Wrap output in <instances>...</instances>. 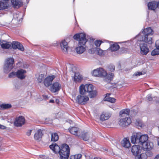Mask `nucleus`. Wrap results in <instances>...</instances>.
<instances>
[{
  "label": "nucleus",
  "instance_id": "nucleus-1",
  "mask_svg": "<svg viewBox=\"0 0 159 159\" xmlns=\"http://www.w3.org/2000/svg\"><path fill=\"white\" fill-rule=\"evenodd\" d=\"M49 147L55 153H59L61 159H68L70 152V149L68 145L63 144L60 148L56 143H54L50 145Z\"/></svg>",
  "mask_w": 159,
  "mask_h": 159
},
{
  "label": "nucleus",
  "instance_id": "nucleus-2",
  "mask_svg": "<svg viewBox=\"0 0 159 159\" xmlns=\"http://www.w3.org/2000/svg\"><path fill=\"white\" fill-rule=\"evenodd\" d=\"M73 38L75 40L78 41V46L75 48L76 52L79 54L83 53L86 50L85 44L88 41L85 34L83 33L77 34L74 36Z\"/></svg>",
  "mask_w": 159,
  "mask_h": 159
},
{
  "label": "nucleus",
  "instance_id": "nucleus-3",
  "mask_svg": "<svg viewBox=\"0 0 159 159\" xmlns=\"http://www.w3.org/2000/svg\"><path fill=\"white\" fill-rule=\"evenodd\" d=\"M92 75L94 76L104 78V80L107 82H110L114 77V74L112 73L107 74V71L102 68H99L93 70Z\"/></svg>",
  "mask_w": 159,
  "mask_h": 159
},
{
  "label": "nucleus",
  "instance_id": "nucleus-4",
  "mask_svg": "<svg viewBox=\"0 0 159 159\" xmlns=\"http://www.w3.org/2000/svg\"><path fill=\"white\" fill-rule=\"evenodd\" d=\"M147 134H143L140 132H133L131 136V140L133 143H139L142 145L148 140Z\"/></svg>",
  "mask_w": 159,
  "mask_h": 159
},
{
  "label": "nucleus",
  "instance_id": "nucleus-5",
  "mask_svg": "<svg viewBox=\"0 0 159 159\" xmlns=\"http://www.w3.org/2000/svg\"><path fill=\"white\" fill-rule=\"evenodd\" d=\"M26 71L25 70L19 69L16 72L13 71L11 72L8 75V77L11 78L16 77L20 80H23L26 78Z\"/></svg>",
  "mask_w": 159,
  "mask_h": 159
},
{
  "label": "nucleus",
  "instance_id": "nucleus-6",
  "mask_svg": "<svg viewBox=\"0 0 159 159\" xmlns=\"http://www.w3.org/2000/svg\"><path fill=\"white\" fill-rule=\"evenodd\" d=\"M70 133L76 136L81 138L84 141H87L88 137H84L82 134V131L78 128L75 127H70L69 129Z\"/></svg>",
  "mask_w": 159,
  "mask_h": 159
},
{
  "label": "nucleus",
  "instance_id": "nucleus-7",
  "mask_svg": "<svg viewBox=\"0 0 159 159\" xmlns=\"http://www.w3.org/2000/svg\"><path fill=\"white\" fill-rule=\"evenodd\" d=\"M135 38L138 41H143L148 44H151L153 42L152 38L147 35L143 36L142 34H139Z\"/></svg>",
  "mask_w": 159,
  "mask_h": 159
},
{
  "label": "nucleus",
  "instance_id": "nucleus-8",
  "mask_svg": "<svg viewBox=\"0 0 159 159\" xmlns=\"http://www.w3.org/2000/svg\"><path fill=\"white\" fill-rule=\"evenodd\" d=\"M89 100L88 95L85 94H80L77 95L76 98V101L77 102L82 105H85Z\"/></svg>",
  "mask_w": 159,
  "mask_h": 159
},
{
  "label": "nucleus",
  "instance_id": "nucleus-9",
  "mask_svg": "<svg viewBox=\"0 0 159 159\" xmlns=\"http://www.w3.org/2000/svg\"><path fill=\"white\" fill-rule=\"evenodd\" d=\"M139 46L140 49V53L141 55H146L149 52V48L146 43H140Z\"/></svg>",
  "mask_w": 159,
  "mask_h": 159
},
{
  "label": "nucleus",
  "instance_id": "nucleus-10",
  "mask_svg": "<svg viewBox=\"0 0 159 159\" xmlns=\"http://www.w3.org/2000/svg\"><path fill=\"white\" fill-rule=\"evenodd\" d=\"M60 46L63 53L65 54L68 53L70 47L68 43L65 40H62L61 42Z\"/></svg>",
  "mask_w": 159,
  "mask_h": 159
},
{
  "label": "nucleus",
  "instance_id": "nucleus-11",
  "mask_svg": "<svg viewBox=\"0 0 159 159\" xmlns=\"http://www.w3.org/2000/svg\"><path fill=\"white\" fill-rule=\"evenodd\" d=\"M143 149L145 151H148L152 150L154 147L153 143L151 142H147L144 143L142 145Z\"/></svg>",
  "mask_w": 159,
  "mask_h": 159
},
{
  "label": "nucleus",
  "instance_id": "nucleus-12",
  "mask_svg": "<svg viewBox=\"0 0 159 159\" xmlns=\"http://www.w3.org/2000/svg\"><path fill=\"white\" fill-rule=\"evenodd\" d=\"M131 122V121L130 118L126 117L125 118L120 119L119 121V124L120 126L124 127L129 125Z\"/></svg>",
  "mask_w": 159,
  "mask_h": 159
},
{
  "label": "nucleus",
  "instance_id": "nucleus-13",
  "mask_svg": "<svg viewBox=\"0 0 159 159\" xmlns=\"http://www.w3.org/2000/svg\"><path fill=\"white\" fill-rule=\"evenodd\" d=\"M25 123V119L21 116L16 117L14 122V125L16 126H21Z\"/></svg>",
  "mask_w": 159,
  "mask_h": 159
},
{
  "label": "nucleus",
  "instance_id": "nucleus-14",
  "mask_svg": "<svg viewBox=\"0 0 159 159\" xmlns=\"http://www.w3.org/2000/svg\"><path fill=\"white\" fill-rule=\"evenodd\" d=\"M61 88V85L58 82L53 83L50 87V90L52 93H55L59 91Z\"/></svg>",
  "mask_w": 159,
  "mask_h": 159
},
{
  "label": "nucleus",
  "instance_id": "nucleus-15",
  "mask_svg": "<svg viewBox=\"0 0 159 159\" xmlns=\"http://www.w3.org/2000/svg\"><path fill=\"white\" fill-rule=\"evenodd\" d=\"M55 76L52 75L47 76L44 80V84L46 87H48L50 85L53 80L55 78Z\"/></svg>",
  "mask_w": 159,
  "mask_h": 159
},
{
  "label": "nucleus",
  "instance_id": "nucleus-16",
  "mask_svg": "<svg viewBox=\"0 0 159 159\" xmlns=\"http://www.w3.org/2000/svg\"><path fill=\"white\" fill-rule=\"evenodd\" d=\"M131 151L133 154L136 157L139 153H141L142 150L139 145H134L132 146Z\"/></svg>",
  "mask_w": 159,
  "mask_h": 159
},
{
  "label": "nucleus",
  "instance_id": "nucleus-17",
  "mask_svg": "<svg viewBox=\"0 0 159 159\" xmlns=\"http://www.w3.org/2000/svg\"><path fill=\"white\" fill-rule=\"evenodd\" d=\"M12 48L14 49L18 48L21 51H23L24 48L23 46L18 42H13L11 43Z\"/></svg>",
  "mask_w": 159,
  "mask_h": 159
},
{
  "label": "nucleus",
  "instance_id": "nucleus-18",
  "mask_svg": "<svg viewBox=\"0 0 159 159\" xmlns=\"http://www.w3.org/2000/svg\"><path fill=\"white\" fill-rule=\"evenodd\" d=\"M9 0H3V1L8 2ZM11 2L13 6L15 7H19L21 6L22 2L21 0H11Z\"/></svg>",
  "mask_w": 159,
  "mask_h": 159
},
{
  "label": "nucleus",
  "instance_id": "nucleus-19",
  "mask_svg": "<svg viewBox=\"0 0 159 159\" xmlns=\"http://www.w3.org/2000/svg\"><path fill=\"white\" fill-rule=\"evenodd\" d=\"M73 78L74 81L76 83H80L83 80L82 75L78 72L75 73Z\"/></svg>",
  "mask_w": 159,
  "mask_h": 159
},
{
  "label": "nucleus",
  "instance_id": "nucleus-20",
  "mask_svg": "<svg viewBox=\"0 0 159 159\" xmlns=\"http://www.w3.org/2000/svg\"><path fill=\"white\" fill-rule=\"evenodd\" d=\"M153 33L152 30L151 28L149 27L144 29L139 34H142L143 35V36L147 35L149 36V35L152 34Z\"/></svg>",
  "mask_w": 159,
  "mask_h": 159
},
{
  "label": "nucleus",
  "instance_id": "nucleus-21",
  "mask_svg": "<svg viewBox=\"0 0 159 159\" xmlns=\"http://www.w3.org/2000/svg\"><path fill=\"white\" fill-rule=\"evenodd\" d=\"M111 115L109 112H103L100 116V120L104 121L108 119L111 117Z\"/></svg>",
  "mask_w": 159,
  "mask_h": 159
},
{
  "label": "nucleus",
  "instance_id": "nucleus-22",
  "mask_svg": "<svg viewBox=\"0 0 159 159\" xmlns=\"http://www.w3.org/2000/svg\"><path fill=\"white\" fill-rule=\"evenodd\" d=\"M0 44L2 48L3 49H8L11 46V42H7L4 40L1 41Z\"/></svg>",
  "mask_w": 159,
  "mask_h": 159
},
{
  "label": "nucleus",
  "instance_id": "nucleus-23",
  "mask_svg": "<svg viewBox=\"0 0 159 159\" xmlns=\"http://www.w3.org/2000/svg\"><path fill=\"white\" fill-rule=\"evenodd\" d=\"M95 51H97L98 54L99 55H102L104 54L103 51L99 48H92L89 50V52L90 53L93 54Z\"/></svg>",
  "mask_w": 159,
  "mask_h": 159
},
{
  "label": "nucleus",
  "instance_id": "nucleus-24",
  "mask_svg": "<svg viewBox=\"0 0 159 159\" xmlns=\"http://www.w3.org/2000/svg\"><path fill=\"white\" fill-rule=\"evenodd\" d=\"M14 64V60L12 57L8 58L5 61L4 64L8 66L14 67L13 65Z\"/></svg>",
  "mask_w": 159,
  "mask_h": 159
},
{
  "label": "nucleus",
  "instance_id": "nucleus-25",
  "mask_svg": "<svg viewBox=\"0 0 159 159\" xmlns=\"http://www.w3.org/2000/svg\"><path fill=\"white\" fill-rule=\"evenodd\" d=\"M8 2L3 1V0L0 1V10H3L8 9L9 7Z\"/></svg>",
  "mask_w": 159,
  "mask_h": 159
},
{
  "label": "nucleus",
  "instance_id": "nucleus-26",
  "mask_svg": "<svg viewBox=\"0 0 159 159\" xmlns=\"http://www.w3.org/2000/svg\"><path fill=\"white\" fill-rule=\"evenodd\" d=\"M122 146L126 148H129L130 146V143L129 139L127 138H125L121 142Z\"/></svg>",
  "mask_w": 159,
  "mask_h": 159
},
{
  "label": "nucleus",
  "instance_id": "nucleus-27",
  "mask_svg": "<svg viewBox=\"0 0 159 159\" xmlns=\"http://www.w3.org/2000/svg\"><path fill=\"white\" fill-rule=\"evenodd\" d=\"M156 1H152L149 2L148 4V8L149 10H154L156 8Z\"/></svg>",
  "mask_w": 159,
  "mask_h": 159
},
{
  "label": "nucleus",
  "instance_id": "nucleus-28",
  "mask_svg": "<svg viewBox=\"0 0 159 159\" xmlns=\"http://www.w3.org/2000/svg\"><path fill=\"white\" fill-rule=\"evenodd\" d=\"M43 135V134L42 130L39 129L34 134V138L36 140H39L41 138Z\"/></svg>",
  "mask_w": 159,
  "mask_h": 159
},
{
  "label": "nucleus",
  "instance_id": "nucleus-29",
  "mask_svg": "<svg viewBox=\"0 0 159 159\" xmlns=\"http://www.w3.org/2000/svg\"><path fill=\"white\" fill-rule=\"evenodd\" d=\"M147 158V155L142 151L141 153H139L135 157V159H146Z\"/></svg>",
  "mask_w": 159,
  "mask_h": 159
},
{
  "label": "nucleus",
  "instance_id": "nucleus-30",
  "mask_svg": "<svg viewBox=\"0 0 159 159\" xmlns=\"http://www.w3.org/2000/svg\"><path fill=\"white\" fill-rule=\"evenodd\" d=\"M79 92L80 94H84L87 92V89L85 88V84H82L80 85L79 88Z\"/></svg>",
  "mask_w": 159,
  "mask_h": 159
},
{
  "label": "nucleus",
  "instance_id": "nucleus-31",
  "mask_svg": "<svg viewBox=\"0 0 159 159\" xmlns=\"http://www.w3.org/2000/svg\"><path fill=\"white\" fill-rule=\"evenodd\" d=\"M12 107L11 104L10 103H2L0 105V109L5 110L10 109Z\"/></svg>",
  "mask_w": 159,
  "mask_h": 159
},
{
  "label": "nucleus",
  "instance_id": "nucleus-32",
  "mask_svg": "<svg viewBox=\"0 0 159 159\" xmlns=\"http://www.w3.org/2000/svg\"><path fill=\"white\" fill-rule=\"evenodd\" d=\"M51 141L56 142L59 139V136L57 133H52L51 134Z\"/></svg>",
  "mask_w": 159,
  "mask_h": 159
},
{
  "label": "nucleus",
  "instance_id": "nucleus-33",
  "mask_svg": "<svg viewBox=\"0 0 159 159\" xmlns=\"http://www.w3.org/2000/svg\"><path fill=\"white\" fill-rule=\"evenodd\" d=\"M13 68L12 67L4 64L3 67V71L5 73H7L10 72Z\"/></svg>",
  "mask_w": 159,
  "mask_h": 159
},
{
  "label": "nucleus",
  "instance_id": "nucleus-34",
  "mask_svg": "<svg viewBox=\"0 0 159 159\" xmlns=\"http://www.w3.org/2000/svg\"><path fill=\"white\" fill-rule=\"evenodd\" d=\"M85 88L87 92L90 93L93 90V86L91 84H86Z\"/></svg>",
  "mask_w": 159,
  "mask_h": 159
},
{
  "label": "nucleus",
  "instance_id": "nucleus-35",
  "mask_svg": "<svg viewBox=\"0 0 159 159\" xmlns=\"http://www.w3.org/2000/svg\"><path fill=\"white\" fill-rule=\"evenodd\" d=\"M119 48V46L117 44H113L111 45L110 48L112 51H116Z\"/></svg>",
  "mask_w": 159,
  "mask_h": 159
},
{
  "label": "nucleus",
  "instance_id": "nucleus-36",
  "mask_svg": "<svg viewBox=\"0 0 159 159\" xmlns=\"http://www.w3.org/2000/svg\"><path fill=\"white\" fill-rule=\"evenodd\" d=\"M130 110L129 109H125L122 110L119 113L120 115H121L122 116L123 115L126 114V115H129V114Z\"/></svg>",
  "mask_w": 159,
  "mask_h": 159
},
{
  "label": "nucleus",
  "instance_id": "nucleus-37",
  "mask_svg": "<svg viewBox=\"0 0 159 159\" xmlns=\"http://www.w3.org/2000/svg\"><path fill=\"white\" fill-rule=\"evenodd\" d=\"M110 94H106V97L105 98V101L110 102L111 103H114L116 102V99L113 98L107 97V96H109Z\"/></svg>",
  "mask_w": 159,
  "mask_h": 159
},
{
  "label": "nucleus",
  "instance_id": "nucleus-38",
  "mask_svg": "<svg viewBox=\"0 0 159 159\" xmlns=\"http://www.w3.org/2000/svg\"><path fill=\"white\" fill-rule=\"evenodd\" d=\"M151 55L152 56H155L159 55V49L156 48L153 50L151 52Z\"/></svg>",
  "mask_w": 159,
  "mask_h": 159
},
{
  "label": "nucleus",
  "instance_id": "nucleus-39",
  "mask_svg": "<svg viewBox=\"0 0 159 159\" xmlns=\"http://www.w3.org/2000/svg\"><path fill=\"white\" fill-rule=\"evenodd\" d=\"M82 155L80 154L71 155L70 159H80Z\"/></svg>",
  "mask_w": 159,
  "mask_h": 159
},
{
  "label": "nucleus",
  "instance_id": "nucleus-40",
  "mask_svg": "<svg viewBox=\"0 0 159 159\" xmlns=\"http://www.w3.org/2000/svg\"><path fill=\"white\" fill-rule=\"evenodd\" d=\"M89 93V95L90 98H94L96 97L97 95V92L95 90H93L91 92Z\"/></svg>",
  "mask_w": 159,
  "mask_h": 159
},
{
  "label": "nucleus",
  "instance_id": "nucleus-41",
  "mask_svg": "<svg viewBox=\"0 0 159 159\" xmlns=\"http://www.w3.org/2000/svg\"><path fill=\"white\" fill-rule=\"evenodd\" d=\"M44 76V74H41L39 75L38 77H37V80L39 83H41L43 80Z\"/></svg>",
  "mask_w": 159,
  "mask_h": 159
},
{
  "label": "nucleus",
  "instance_id": "nucleus-42",
  "mask_svg": "<svg viewBox=\"0 0 159 159\" xmlns=\"http://www.w3.org/2000/svg\"><path fill=\"white\" fill-rule=\"evenodd\" d=\"M135 124L137 126L141 127L144 126L143 123L142 122V121L140 120H137Z\"/></svg>",
  "mask_w": 159,
  "mask_h": 159
},
{
  "label": "nucleus",
  "instance_id": "nucleus-43",
  "mask_svg": "<svg viewBox=\"0 0 159 159\" xmlns=\"http://www.w3.org/2000/svg\"><path fill=\"white\" fill-rule=\"evenodd\" d=\"M102 42L101 40H97L94 42V43L97 47H99Z\"/></svg>",
  "mask_w": 159,
  "mask_h": 159
},
{
  "label": "nucleus",
  "instance_id": "nucleus-44",
  "mask_svg": "<svg viewBox=\"0 0 159 159\" xmlns=\"http://www.w3.org/2000/svg\"><path fill=\"white\" fill-rule=\"evenodd\" d=\"M110 71H113L115 70V66L113 65H110L108 67Z\"/></svg>",
  "mask_w": 159,
  "mask_h": 159
},
{
  "label": "nucleus",
  "instance_id": "nucleus-45",
  "mask_svg": "<svg viewBox=\"0 0 159 159\" xmlns=\"http://www.w3.org/2000/svg\"><path fill=\"white\" fill-rule=\"evenodd\" d=\"M146 99L149 101H151L152 100V98L151 97V95L149 94L146 97Z\"/></svg>",
  "mask_w": 159,
  "mask_h": 159
},
{
  "label": "nucleus",
  "instance_id": "nucleus-46",
  "mask_svg": "<svg viewBox=\"0 0 159 159\" xmlns=\"http://www.w3.org/2000/svg\"><path fill=\"white\" fill-rule=\"evenodd\" d=\"M142 75V73L141 72H135L134 74V76H140Z\"/></svg>",
  "mask_w": 159,
  "mask_h": 159
},
{
  "label": "nucleus",
  "instance_id": "nucleus-47",
  "mask_svg": "<svg viewBox=\"0 0 159 159\" xmlns=\"http://www.w3.org/2000/svg\"><path fill=\"white\" fill-rule=\"evenodd\" d=\"M15 88L16 89H18L20 88V83L19 82L16 83L15 84Z\"/></svg>",
  "mask_w": 159,
  "mask_h": 159
},
{
  "label": "nucleus",
  "instance_id": "nucleus-48",
  "mask_svg": "<svg viewBox=\"0 0 159 159\" xmlns=\"http://www.w3.org/2000/svg\"><path fill=\"white\" fill-rule=\"evenodd\" d=\"M82 134H83V136L84 137H87V136L88 137V139L87 140H88L89 139V135L87 133L84 132H82Z\"/></svg>",
  "mask_w": 159,
  "mask_h": 159
},
{
  "label": "nucleus",
  "instance_id": "nucleus-49",
  "mask_svg": "<svg viewBox=\"0 0 159 159\" xmlns=\"http://www.w3.org/2000/svg\"><path fill=\"white\" fill-rule=\"evenodd\" d=\"M28 67V66L27 64L26 63H22V65L21 66L22 68H27Z\"/></svg>",
  "mask_w": 159,
  "mask_h": 159
},
{
  "label": "nucleus",
  "instance_id": "nucleus-50",
  "mask_svg": "<svg viewBox=\"0 0 159 159\" xmlns=\"http://www.w3.org/2000/svg\"><path fill=\"white\" fill-rule=\"evenodd\" d=\"M22 63L20 61H19L16 64V65L18 67H21Z\"/></svg>",
  "mask_w": 159,
  "mask_h": 159
},
{
  "label": "nucleus",
  "instance_id": "nucleus-51",
  "mask_svg": "<svg viewBox=\"0 0 159 159\" xmlns=\"http://www.w3.org/2000/svg\"><path fill=\"white\" fill-rule=\"evenodd\" d=\"M155 46L156 48L159 49V39L156 41L155 43Z\"/></svg>",
  "mask_w": 159,
  "mask_h": 159
},
{
  "label": "nucleus",
  "instance_id": "nucleus-52",
  "mask_svg": "<svg viewBox=\"0 0 159 159\" xmlns=\"http://www.w3.org/2000/svg\"><path fill=\"white\" fill-rule=\"evenodd\" d=\"M32 132V130H28L27 132H26V135L28 136H29L31 134Z\"/></svg>",
  "mask_w": 159,
  "mask_h": 159
},
{
  "label": "nucleus",
  "instance_id": "nucleus-53",
  "mask_svg": "<svg viewBox=\"0 0 159 159\" xmlns=\"http://www.w3.org/2000/svg\"><path fill=\"white\" fill-rule=\"evenodd\" d=\"M6 128V127L3 125L0 124V129H4Z\"/></svg>",
  "mask_w": 159,
  "mask_h": 159
},
{
  "label": "nucleus",
  "instance_id": "nucleus-54",
  "mask_svg": "<svg viewBox=\"0 0 159 159\" xmlns=\"http://www.w3.org/2000/svg\"><path fill=\"white\" fill-rule=\"evenodd\" d=\"M156 8H159V1H156Z\"/></svg>",
  "mask_w": 159,
  "mask_h": 159
},
{
  "label": "nucleus",
  "instance_id": "nucleus-55",
  "mask_svg": "<svg viewBox=\"0 0 159 159\" xmlns=\"http://www.w3.org/2000/svg\"><path fill=\"white\" fill-rule=\"evenodd\" d=\"M154 159H159V155H157L156 156Z\"/></svg>",
  "mask_w": 159,
  "mask_h": 159
},
{
  "label": "nucleus",
  "instance_id": "nucleus-56",
  "mask_svg": "<svg viewBox=\"0 0 159 159\" xmlns=\"http://www.w3.org/2000/svg\"><path fill=\"white\" fill-rule=\"evenodd\" d=\"M157 144L159 146V137L157 138Z\"/></svg>",
  "mask_w": 159,
  "mask_h": 159
},
{
  "label": "nucleus",
  "instance_id": "nucleus-57",
  "mask_svg": "<svg viewBox=\"0 0 159 159\" xmlns=\"http://www.w3.org/2000/svg\"><path fill=\"white\" fill-rule=\"evenodd\" d=\"M56 102L57 103H58L59 102V100L58 99H56Z\"/></svg>",
  "mask_w": 159,
  "mask_h": 159
},
{
  "label": "nucleus",
  "instance_id": "nucleus-58",
  "mask_svg": "<svg viewBox=\"0 0 159 159\" xmlns=\"http://www.w3.org/2000/svg\"><path fill=\"white\" fill-rule=\"evenodd\" d=\"M54 102V100H50V102H51V103H53Z\"/></svg>",
  "mask_w": 159,
  "mask_h": 159
},
{
  "label": "nucleus",
  "instance_id": "nucleus-59",
  "mask_svg": "<svg viewBox=\"0 0 159 159\" xmlns=\"http://www.w3.org/2000/svg\"><path fill=\"white\" fill-rule=\"evenodd\" d=\"M94 159H101L99 157H95L94 158Z\"/></svg>",
  "mask_w": 159,
  "mask_h": 159
},
{
  "label": "nucleus",
  "instance_id": "nucleus-60",
  "mask_svg": "<svg viewBox=\"0 0 159 159\" xmlns=\"http://www.w3.org/2000/svg\"><path fill=\"white\" fill-rule=\"evenodd\" d=\"M61 114V112L58 113L57 114V116H58V115H60Z\"/></svg>",
  "mask_w": 159,
  "mask_h": 159
},
{
  "label": "nucleus",
  "instance_id": "nucleus-61",
  "mask_svg": "<svg viewBox=\"0 0 159 159\" xmlns=\"http://www.w3.org/2000/svg\"><path fill=\"white\" fill-rule=\"evenodd\" d=\"M118 86H119V87H120V85H121V84H118Z\"/></svg>",
  "mask_w": 159,
  "mask_h": 159
},
{
  "label": "nucleus",
  "instance_id": "nucleus-62",
  "mask_svg": "<svg viewBox=\"0 0 159 159\" xmlns=\"http://www.w3.org/2000/svg\"><path fill=\"white\" fill-rule=\"evenodd\" d=\"M46 96V98H48V96Z\"/></svg>",
  "mask_w": 159,
  "mask_h": 159
}]
</instances>
